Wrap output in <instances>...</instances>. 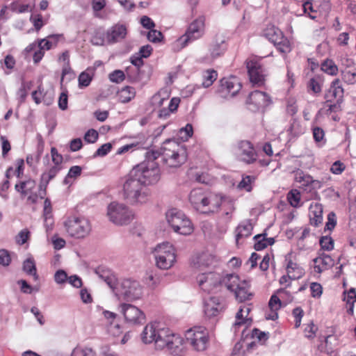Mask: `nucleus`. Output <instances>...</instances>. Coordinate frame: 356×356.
I'll use <instances>...</instances> for the list:
<instances>
[{
    "label": "nucleus",
    "instance_id": "bf43d9fd",
    "mask_svg": "<svg viewBox=\"0 0 356 356\" xmlns=\"http://www.w3.org/2000/svg\"><path fill=\"white\" fill-rule=\"evenodd\" d=\"M193 134V127L187 124L185 127L179 130L180 138L184 140H187Z\"/></svg>",
    "mask_w": 356,
    "mask_h": 356
},
{
    "label": "nucleus",
    "instance_id": "9b49d317",
    "mask_svg": "<svg viewBox=\"0 0 356 356\" xmlns=\"http://www.w3.org/2000/svg\"><path fill=\"white\" fill-rule=\"evenodd\" d=\"M186 341L197 351L204 350L208 344L209 333L203 327H194L188 330L185 334Z\"/></svg>",
    "mask_w": 356,
    "mask_h": 356
},
{
    "label": "nucleus",
    "instance_id": "412c9836",
    "mask_svg": "<svg viewBox=\"0 0 356 356\" xmlns=\"http://www.w3.org/2000/svg\"><path fill=\"white\" fill-rule=\"evenodd\" d=\"M60 169V166L53 165L47 171L44 172L41 175L40 182L39 185L41 198H43L44 195H46V190L48 184L56 176Z\"/></svg>",
    "mask_w": 356,
    "mask_h": 356
},
{
    "label": "nucleus",
    "instance_id": "cd10ccee",
    "mask_svg": "<svg viewBox=\"0 0 356 356\" xmlns=\"http://www.w3.org/2000/svg\"><path fill=\"white\" fill-rule=\"evenodd\" d=\"M223 307L218 298L211 297L205 301L204 305V312L208 317L216 316L222 311Z\"/></svg>",
    "mask_w": 356,
    "mask_h": 356
},
{
    "label": "nucleus",
    "instance_id": "ddd939ff",
    "mask_svg": "<svg viewBox=\"0 0 356 356\" xmlns=\"http://www.w3.org/2000/svg\"><path fill=\"white\" fill-rule=\"evenodd\" d=\"M197 282L203 291L214 292L220 287V275L213 272L201 273L197 277Z\"/></svg>",
    "mask_w": 356,
    "mask_h": 356
},
{
    "label": "nucleus",
    "instance_id": "864d4df0",
    "mask_svg": "<svg viewBox=\"0 0 356 356\" xmlns=\"http://www.w3.org/2000/svg\"><path fill=\"white\" fill-rule=\"evenodd\" d=\"M265 236H266V234H257L254 236V240L255 241L254 247L257 251L261 250L266 248V241H264Z\"/></svg>",
    "mask_w": 356,
    "mask_h": 356
},
{
    "label": "nucleus",
    "instance_id": "58836bf2",
    "mask_svg": "<svg viewBox=\"0 0 356 356\" xmlns=\"http://www.w3.org/2000/svg\"><path fill=\"white\" fill-rule=\"evenodd\" d=\"M143 57L140 56L139 53L136 54L131 57V63L133 64V65H134V67H128L127 69V73L128 76L134 80H137L138 78L137 76H133L131 74V72H138L140 67L143 65Z\"/></svg>",
    "mask_w": 356,
    "mask_h": 356
},
{
    "label": "nucleus",
    "instance_id": "c9c22d12",
    "mask_svg": "<svg viewBox=\"0 0 356 356\" xmlns=\"http://www.w3.org/2000/svg\"><path fill=\"white\" fill-rule=\"evenodd\" d=\"M249 287L250 285L248 282L242 281L240 286L234 292L236 300L239 302H244L251 299L252 294L249 291Z\"/></svg>",
    "mask_w": 356,
    "mask_h": 356
},
{
    "label": "nucleus",
    "instance_id": "dca6fc26",
    "mask_svg": "<svg viewBox=\"0 0 356 356\" xmlns=\"http://www.w3.org/2000/svg\"><path fill=\"white\" fill-rule=\"evenodd\" d=\"M247 69L250 81L253 85L259 86L265 81V70L260 64L258 58H254L247 60Z\"/></svg>",
    "mask_w": 356,
    "mask_h": 356
},
{
    "label": "nucleus",
    "instance_id": "4c0bfd02",
    "mask_svg": "<svg viewBox=\"0 0 356 356\" xmlns=\"http://www.w3.org/2000/svg\"><path fill=\"white\" fill-rule=\"evenodd\" d=\"M252 225L250 222H243L240 224L236 229V241L238 244L239 241L243 238L248 237L251 235L252 231Z\"/></svg>",
    "mask_w": 356,
    "mask_h": 356
},
{
    "label": "nucleus",
    "instance_id": "4be33fe9",
    "mask_svg": "<svg viewBox=\"0 0 356 356\" xmlns=\"http://www.w3.org/2000/svg\"><path fill=\"white\" fill-rule=\"evenodd\" d=\"M241 83L236 77L220 80V92L235 96L241 89Z\"/></svg>",
    "mask_w": 356,
    "mask_h": 356
},
{
    "label": "nucleus",
    "instance_id": "37998d69",
    "mask_svg": "<svg viewBox=\"0 0 356 356\" xmlns=\"http://www.w3.org/2000/svg\"><path fill=\"white\" fill-rule=\"evenodd\" d=\"M250 310L251 309L249 306L244 305L241 307L236 314V322L234 325L240 326L242 324H244L248 320L247 316L249 314Z\"/></svg>",
    "mask_w": 356,
    "mask_h": 356
},
{
    "label": "nucleus",
    "instance_id": "1a4fd4ad",
    "mask_svg": "<svg viewBox=\"0 0 356 356\" xmlns=\"http://www.w3.org/2000/svg\"><path fill=\"white\" fill-rule=\"evenodd\" d=\"M64 226L70 236L77 238L86 237L91 231L90 222L83 217H70Z\"/></svg>",
    "mask_w": 356,
    "mask_h": 356
},
{
    "label": "nucleus",
    "instance_id": "052dcab7",
    "mask_svg": "<svg viewBox=\"0 0 356 356\" xmlns=\"http://www.w3.org/2000/svg\"><path fill=\"white\" fill-rule=\"evenodd\" d=\"M11 262L10 255L6 250H0V265L8 266Z\"/></svg>",
    "mask_w": 356,
    "mask_h": 356
},
{
    "label": "nucleus",
    "instance_id": "393cba45",
    "mask_svg": "<svg viewBox=\"0 0 356 356\" xmlns=\"http://www.w3.org/2000/svg\"><path fill=\"white\" fill-rule=\"evenodd\" d=\"M226 50L225 40L223 36L216 35L210 45L209 52L212 60L221 56Z\"/></svg>",
    "mask_w": 356,
    "mask_h": 356
},
{
    "label": "nucleus",
    "instance_id": "3c124183",
    "mask_svg": "<svg viewBox=\"0 0 356 356\" xmlns=\"http://www.w3.org/2000/svg\"><path fill=\"white\" fill-rule=\"evenodd\" d=\"M342 79L348 84H354L356 82V72L348 69L341 71Z\"/></svg>",
    "mask_w": 356,
    "mask_h": 356
},
{
    "label": "nucleus",
    "instance_id": "c03bdc74",
    "mask_svg": "<svg viewBox=\"0 0 356 356\" xmlns=\"http://www.w3.org/2000/svg\"><path fill=\"white\" fill-rule=\"evenodd\" d=\"M23 270L29 275H33L34 280H37L38 275L36 272V267L33 259L29 258L24 261Z\"/></svg>",
    "mask_w": 356,
    "mask_h": 356
},
{
    "label": "nucleus",
    "instance_id": "4468645a",
    "mask_svg": "<svg viewBox=\"0 0 356 356\" xmlns=\"http://www.w3.org/2000/svg\"><path fill=\"white\" fill-rule=\"evenodd\" d=\"M236 154L238 159L246 164H252L257 160V153L249 140H241L237 144Z\"/></svg>",
    "mask_w": 356,
    "mask_h": 356
},
{
    "label": "nucleus",
    "instance_id": "5fc2aeb1",
    "mask_svg": "<svg viewBox=\"0 0 356 356\" xmlns=\"http://www.w3.org/2000/svg\"><path fill=\"white\" fill-rule=\"evenodd\" d=\"M43 216L47 229L48 230L49 229H51V226L53 225L52 208H44Z\"/></svg>",
    "mask_w": 356,
    "mask_h": 356
},
{
    "label": "nucleus",
    "instance_id": "69168bd1",
    "mask_svg": "<svg viewBox=\"0 0 356 356\" xmlns=\"http://www.w3.org/2000/svg\"><path fill=\"white\" fill-rule=\"evenodd\" d=\"M30 232L28 229H24L19 232V233L16 236V242L19 245L24 244L29 238Z\"/></svg>",
    "mask_w": 356,
    "mask_h": 356
},
{
    "label": "nucleus",
    "instance_id": "a211bd4d",
    "mask_svg": "<svg viewBox=\"0 0 356 356\" xmlns=\"http://www.w3.org/2000/svg\"><path fill=\"white\" fill-rule=\"evenodd\" d=\"M271 103L270 98L267 93L259 90L252 92L248 98L247 104L252 106V111L264 108Z\"/></svg>",
    "mask_w": 356,
    "mask_h": 356
},
{
    "label": "nucleus",
    "instance_id": "4d7b16f0",
    "mask_svg": "<svg viewBox=\"0 0 356 356\" xmlns=\"http://www.w3.org/2000/svg\"><path fill=\"white\" fill-rule=\"evenodd\" d=\"M92 81V76L87 72H83L79 76V86L87 87L90 85Z\"/></svg>",
    "mask_w": 356,
    "mask_h": 356
},
{
    "label": "nucleus",
    "instance_id": "2eb2a0df",
    "mask_svg": "<svg viewBox=\"0 0 356 356\" xmlns=\"http://www.w3.org/2000/svg\"><path fill=\"white\" fill-rule=\"evenodd\" d=\"M120 307L127 322L133 325H140L145 322V314L137 307L131 304L122 303Z\"/></svg>",
    "mask_w": 356,
    "mask_h": 356
},
{
    "label": "nucleus",
    "instance_id": "6e6d98bb",
    "mask_svg": "<svg viewBox=\"0 0 356 356\" xmlns=\"http://www.w3.org/2000/svg\"><path fill=\"white\" fill-rule=\"evenodd\" d=\"M125 78L124 73L123 71L116 70L109 74V79L113 83H120Z\"/></svg>",
    "mask_w": 356,
    "mask_h": 356
},
{
    "label": "nucleus",
    "instance_id": "13d9d810",
    "mask_svg": "<svg viewBox=\"0 0 356 356\" xmlns=\"http://www.w3.org/2000/svg\"><path fill=\"white\" fill-rule=\"evenodd\" d=\"M112 149V145L110 143H105L99 147L94 154V157L104 156H106Z\"/></svg>",
    "mask_w": 356,
    "mask_h": 356
},
{
    "label": "nucleus",
    "instance_id": "e2e57ef3",
    "mask_svg": "<svg viewBox=\"0 0 356 356\" xmlns=\"http://www.w3.org/2000/svg\"><path fill=\"white\" fill-rule=\"evenodd\" d=\"M337 218L333 212H330L327 216V222L325 224V230L332 231L336 226Z\"/></svg>",
    "mask_w": 356,
    "mask_h": 356
},
{
    "label": "nucleus",
    "instance_id": "e433bc0d",
    "mask_svg": "<svg viewBox=\"0 0 356 356\" xmlns=\"http://www.w3.org/2000/svg\"><path fill=\"white\" fill-rule=\"evenodd\" d=\"M44 150V141L41 136H39L37 151L35 154H29L26 156V163L31 168H35L39 162L41 155Z\"/></svg>",
    "mask_w": 356,
    "mask_h": 356
},
{
    "label": "nucleus",
    "instance_id": "f3484780",
    "mask_svg": "<svg viewBox=\"0 0 356 356\" xmlns=\"http://www.w3.org/2000/svg\"><path fill=\"white\" fill-rule=\"evenodd\" d=\"M35 181L28 179L16 184L15 189L21 194L22 197H26L29 202L34 204L38 200V195L35 192Z\"/></svg>",
    "mask_w": 356,
    "mask_h": 356
},
{
    "label": "nucleus",
    "instance_id": "0e129e2a",
    "mask_svg": "<svg viewBox=\"0 0 356 356\" xmlns=\"http://www.w3.org/2000/svg\"><path fill=\"white\" fill-rule=\"evenodd\" d=\"M163 38V35L161 31L155 29H150L147 34V39L152 42H160Z\"/></svg>",
    "mask_w": 356,
    "mask_h": 356
},
{
    "label": "nucleus",
    "instance_id": "f03ea898",
    "mask_svg": "<svg viewBox=\"0 0 356 356\" xmlns=\"http://www.w3.org/2000/svg\"><path fill=\"white\" fill-rule=\"evenodd\" d=\"M156 152L157 158L161 156L163 163L169 168H179L187 159L186 149L173 140H166Z\"/></svg>",
    "mask_w": 356,
    "mask_h": 356
},
{
    "label": "nucleus",
    "instance_id": "aec40b11",
    "mask_svg": "<svg viewBox=\"0 0 356 356\" xmlns=\"http://www.w3.org/2000/svg\"><path fill=\"white\" fill-rule=\"evenodd\" d=\"M174 356H181L184 353V339L179 334L175 333L166 344L165 348Z\"/></svg>",
    "mask_w": 356,
    "mask_h": 356
},
{
    "label": "nucleus",
    "instance_id": "680f3d73",
    "mask_svg": "<svg viewBox=\"0 0 356 356\" xmlns=\"http://www.w3.org/2000/svg\"><path fill=\"white\" fill-rule=\"evenodd\" d=\"M310 290L312 296L314 298H319L321 296L323 293L322 286L317 282H312L310 285Z\"/></svg>",
    "mask_w": 356,
    "mask_h": 356
},
{
    "label": "nucleus",
    "instance_id": "a878e982",
    "mask_svg": "<svg viewBox=\"0 0 356 356\" xmlns=\"http://www.w3.org/2000/svg\"><path fill=\"white\" fill-rule=\"evenodd\" d=\"M295 181L300 183L302 187H310L312 189L321 187V182L319 181L314 179L312 176L305 174L301 170L296 172Z\"/></svg>",
    "mask_w": 356,
    "mask_h": 356
},
{
    "label": "nucleus",
    "instance_id": "338daca9",
    "mask_svg": "<svg viewBox=\"0 0 356 356\" xmlns=\"http://www.w3.org/2000/svg\"><path fill=\"white\" fill-rule=\"evenodd\" d=\"M99 136L98 132L95 129L88 130L84 136V140L89 143H94L96 142Z\"/></svg>",
    "mask_w": 356,
    "mask_h": 356
},
{
    "label": "nucleus",
    "instance_id": "9d476101",
    "mask_svg": "<svg viewBox=\"0 0 356 356\" xmlns=\"http://www.w3.org/2000/svg\"><path fill=\"white\" fill-rule=\"evenodd\" d=\"M107 216L117 225H127L134 218L131 211L127 207L117 202H112L108 206Z\"/></svg>",
    "mask_w": 356,
    "mask_h": 356
},
{
    "label": "nucleus",
    "instance_id": "c85d7f7f",
    "mask_svg": "<svg viewBox=\"0 0 356 356\" xmlns=\"http://www.w3.org/2000/svg\"><path fill=\"white\" fill-rule=\"evenodd\" d=\"M314 271L321 273L323 271L331 268L334 265V261L332 257L326 254H322L321 256L314 259Z\"/></svg>",
    "mask_w": 356,
    "mask_h": 356
},
{
    "label": "nucleus",
    "instance_id": "49530a36",
    "mask_svg": "<svg viewBox=\"0 0 356 356\" xmlns=\"http://www.w3.org/2000/svg\"><path fill=\"white\" fill-rule=\"evenodd\" d=\"M255 179L256 177L254 176H243L242 180L238 184V188L243 189L248 192H250L252 189V184Z\"/></svg>",
    "mask_w": 356,
    "mask_h": 356
},
{
    "label": "nucleus",
    "instance_id": "6ab92c4d",
    "mask_svg": "<svg viewBox=\"0 0 356 356\" xmlns=\"http://www.w3.org/2000/svg\"><path fill=\"white\" fill-rule=\"evenodd\" d=\"M208 192L202 188L193 189L189 195V201L196 210H201L204 212L207 207Z\"/></svg>",
    "mask_w": 356,
    "mask_h": 356
},
{
    "label": "nucleus",
    "instance_id": "a18cd8bd",
    "mask_svg": "<svg viewBox=\"0 0 356 356\" xmlns=\"http://www.w3.org/2000/svg\"><path fill=\"white\" fill-rule=\"evenodd\" d=\"M218 76L217 72L212 70H207L203 74V81L202 86L204 88H209L216 80Z\"/></svg>",
    "mask_w": 356,
    "mask_h": 356
},
{
    "label": "nucleus",
    "instance_id": "de8ad7c7",
    "mask_svg": "<svg viewBox=\"0 0 356 356\" xmlns=\"http://www.w3.org/2000/svg\"><path fill=\"white\" fill-rule=\"evenodd\" d=\"M300 193L297 189H293L287 194V200L293 207H300Z\"/></svg>",
    "mask_w": 356,
    "mask_h": 356
},
{
    "label": "nucleus",
    "instance_id": "f257e3e1",
    "mask_svg": "<svg viewBox=\"0 0 356 356\" xmlns=\"http://www.w3.org/2000/svg\"><path fill=\"white\" fill-rule=\"evenodd\" d=\"M154 151L146 153V159L136 165L130 171L134 177L138 178L146 187L156 184L161 178V171Z\"/></svg>",
    "mask_w": 356,
    "mask_h": 356
},
{
    "label": "nucleus",
    "instance_id": "7ed1b4c3",
    "mask_svg": "<svg viewBox=\"0 0 356 356\" xmlns=\"http://www.w3.org/2000/svg\"><path fill=\"white\" fill-rule=\"evenodd\" d=\"M122 191L124 199L131 204H142L149 200V189L131 172L126 178Z\"/></svg>",
    "mask_w": 356,
    "mask_h": 356
},
{
    "label": "nucleus",
    "instance_id": "39448f33",
    "mask_svg": "<svg viewBox=\"0 0 356 356\" xmlns=\"http://www.w3.org/2000/svg\"><path fill=\"white\" fill-rule=\"evenodd\" d=\"M205 21L206 18L204 15H200L193 20L185 33L175 41V47L178 50L181 49L189 43L202 38L205 33Z\"/></svg>",
    "mask_w": 356,
    "mask_h": 356
},
{
    "label": "nucleus",
    "instance_id": "774afa93",
    "mask_svg": "<svg viewBox=\"0 0 356 356\" xmlns=\"http://www.w3.org/2000/svg\"><path fill=\"white\" fill-rule=\"evenodd\" d=\"M316 330L317 327L315 326L313 322H311L306 325L304 330L305 335L308 339L314 338L315 337Z\"/></svg>",
    "mask_w": 356,
    "mask_h": 356
},
{
    "label": "nucleus",
    "instance_id": "b1692460",
    "mask_svg": "<svg viewBox=\"0 0 356 356\" xmlns=\"http://www.w3.org/2000/svg\"><path fill=\"white\" fill-rule=\"evenodd\" d=\"M127 29L122 24H115L106 32V39L108 43L117 42L125 38Z\"/></svg>",
    "mask_w": 356,
    "mask_h": 356
},
{
    "label": "nucleus",
    "instance_id": "5701e85b",
    "mask_svg": "<svg viewBox=\"0 0 356 356\" xmlns=\"http://www.w3.org/2000/svg\"><path fill=\"white\" fill-rule=\"evenodd\" d=\"M216 261V257L210 253L203 252L193 258L192 266L197 270H204L213 265Z\"/></svg>",
    "mask_w": 356,
    "mask_h": 356
},
{
    "label": "nucleus",
    "instance_id": "c756f323",
    "mask_svg": "<svg viewBox=\"0 0 356 356\" xmlns=\"http://www.w3.org/2000/svg\"><path fill=\"white\" fill-rule=\"evenodd\" d=\"M310 223L315 227L318 226L323 221V206L318 202H313L309 207Z\"/></svg>",
    "mask_w": 356,
    "mask_h": 356
},
{
    "label": "nucleus",
    "instance_id": "2f4dec72",
    "mask_svg": "<svg viewBox=\"0 0 356 356\" xmlns=\"http://www.w3.org/2000/svg\"><path fill=\"white\" fill-rule=\"evenodd\" d=\"M286 261L287 274L291 280H298L304 275V269L299 264L289 259L288 256L286 257Z\"/></svg>",
    "mask_w": 356,
    "mask_h": 356
},
{
    "label": "nucleus",
    "instance_id": "72a5a7b5",
    "mask_svg": "<svg viewBox=\"0 0 356 356\" xmlns=\"http://www.w3.org/2000/svg\"><path fill=\"white\" fill-rule=\"evenodd\" d=\"M207 207L204 209V212L205 213H214L218 210L222 202V197L218 195L213 194L208 192L207 193Z\"/></svg>",
    "mask_w": 356,
    "mask_h": 356
},
{
    "label": "nucleus",
    "instance_id": "8fccbe9b",
    "mask_svg": "<svg viewBox=\"0 0 356 356\" xmlns=\"http://www.w3.org/2000/svg\"><path fill=\"white\" fill-rule=\"evenodd\" d=\"M81 173V168L79 165H74L70 168L67 176L65 177L63 180V184L65 185L71 184V179H75L79 177Z\"/></svg>",
    "mask_w": 356,
    "mask_h": 356
},
{
    "label": "nucleus",
    "instance_id": "20e7f679",
    "mask_svg": "<svg viewBox=\"0 0 356 356\" xmlns=\"http://www.w3.org/2000/svg\"><path fill=\"white\" fill-rule=\"evenodd\" d=\"M113 291L119 300L134 301L141 298L143 289L138 282L124 279L116 282Z\"/></svg>",
    "mask_w": 356,
    "mask_h": 356
},
{
    "label": "nucleus",
    "instance_id": "f704fd0d",
    "mask_svg": "<svg viewBox=\"0 0 356 356\" xmlns=\"http://www.w3.org/2000/svg\"><path fill=\"white\" fill-rule=\"evenodd\" d=\"M39 49L34 53L33 61L35 63H39L44 55L45 50H49L53 47V42L47 38L41 39L38 42Z\"/></svg>",
    "mask_w": 356,
    "mask_h": 356
},
{
    "label": "nucleus",
    "instance_id": "0eeeda50",
    "mask_svg": "<svg viewBox=\"0 0 356 356\" xmlns=\"http://www.w3.org/2000/svg\"><path fill=\"white\" fill-rule=\"evenodd\" d=\"M343 94L344 90L341 81L335 79L324 95L325 99L324 104L327 107V112H337L341 110V104L343 102Z\"/></svg>",
    "mask_w": 356,
    "mask_h": 356
},
{
    "label": "nucleus",
    "instance_id": "473e14b6",
    "mask_svg": "<svg viewBox=\"0 0 356 356\" xmlns=\"http://www.w3.org/2000/svg\"><path fill=\"white\" fill-rule=\"evenodd\" d=\"M242 281L240 280L238 275L234 274H227L225 277H220V287L225 286L227 290L234 292Z\"/></svg>",
    "mask_w": 356,
    "mask_h": 356
},
{
    "label": "nucleus",
    "instance_id": "7c9ffc66",
    "mask_svg": "<svg viewBox=\"0 0 356 356\" xmlns=\"http://www.w3.org/2000/svg\"><path fill=\"white\" fill-rule=\"evenodd\" d=\"M158 332L154 343L156 349L163 350L165 348L168 341L170 339L173 332L169 328L161 326Z\"/></svg>",
    "mask_w": 356,
    "mask_h": 356
},
{
    "label": "nucleus",
    "instance_id": "bb28decb",
    "mask_svg": "<svg viewBox=\"0 0 356 356\" xmlns=\"http://www.w3.org/2000/svg\"><path fill=\"white\" fill-rule=\"evenodd\" d=\"M161 325L159 323L147 324L141 334L143 342L145 343H155L156 335Z\"/></svg>",
    "mask_w": 356,
    "mask_h": 356
},
{
    "label": "nucleus",
    "instance_id": "09e8293b",
    "mask_svg": "<svg viewBox=\"0 0 356 356\" xmlns=\"http://www.w3.org/2000/svg\"><path fill=\"white\" fill-rule=\"evenodd\" d=\"M321 70L330 75H336L338 72V67L332 60H326L321 64Z\"/></svg>",
    "mask_w": 356,
    "mask_h": 356
},
{
    "label": "nucleus",
    "instance_id": "f8f14e48",
    "mask_svg": "<svg viewBox=\"0 0 356 356\" xmlns=\"http://www.w3.org/2000/svg\"><path fill=\"white\" fill-rule=\"evenodd\" d=\"M264 35L281 53H288L291 51L289 41L278 28L269 26L264 30Z\"/></svg>",
    "mask_w": 356,
    "mask_h": 356
},
{
    "label": "nucleus",
    "instance_id": "603ef678",
    "mask_svg": "<svg viewBox=\"0 0 356 356\" xmlns=\"http://www.w3.org/2000/svg\"><path fill=\"white\" fill-rule=\"evenodd\" d=\"M323 250L330 251L334 248V240L328 236H322L319 241Z\"/></svg>",
    "mask_w": 356,
    "mask_h": 356
},
{
    "label": "nucleus",
    "instance_id": "79ce46f5",
    "mask_svg": "<svg viewBox=\"0 0 356 356\" xmlns=\"http://www.w3.org/2000/svg\"><path fill=\"white\" fill-rule=\"evenodd\" d=\"M95 273L100 280L105 282L108 286L113 289L115 284L116 283V280L115 277L112 275L109 271L98 268L95 270Z\"/></svg>",
    "mask_w": 356,
    "mask_h": 356
},
{
    "label": "nucleus",
    "instance_id": "a19ab883",
    "mask_svg": "<svg viewBox=\"0 0 356 356\" xmlns=\"http://www.w3.org/2000/svg\"><path fill=\"white\" fill-rule=\"evenodd\" d=\"M136 90L131 86H125L118 92V98L122 103H127L134 98Z\"/></svg>",
    "mask_w": 356,
    "mask_h": 356
},
{
    "label": "nucleus",
    "instance_id": "6e6552de",
    "mask_svg": "<svg viewBox=\"0 0 356 356\" xmlns=\"http://www.w3.org/2000/svg\"><path fill=\"white\" fill-rule=\"evenodd\" d=\"M166 218L175 232L182 235H188L192 233L193 230L192 223L181 211L172 209L167 212Z\"/></svg>",
    "mask_w": 356,
    "mask_h": 356
},
{
    "label": "nucleus",
    "instance_id": "423d86ee",
    "mask_svg": "<svg viewBox=\"0 0 356 356\" xmlns=\"http://www.w3.org/2000/svg\"><path fill=\"white\" fill-rule=\"evenodd\" d=\"M153 254L158 268L163 270L170 268L176 262V251L168 242L158 244L154 249Z\"/></svg>",
    "mask_w": 356,
    "mask_h": 356
},
{
    "label": "nucleus",
    "instance_id": "ea45409f",
    "mask_svg": "<svg viewBox=\"0 0 356 356\" xmlns=\"http://www.w3.org/2000/svg\"><path fill=\"white\" fill-rule=\"evenodd\" d=\"M343 300L346 302V311L349 314H353L354 303L356 302V291L355 289H350L343 293Z\"/></svg>",
    "mask_w": 356,
    "mask_h": 356
}]
</instances>
